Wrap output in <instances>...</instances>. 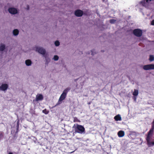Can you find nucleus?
I'll return each mask as SVG.
<instances>
[{
	"mask_svg": "<svg viewBox=\"0 0 154 154\" xmlns=\"http://www.w3.org/2000/svg\"><path fill=\"white\" fill-rule=\"evenodd\" d=\"M70 90V88H66L63 91V93L61 95L58 101L56 104V106H57L61 103V101L64 100L66 97L67 94L68 92Z\"/></svg>",
	"mask_w": 154,
	"mask_h": 154,
	"instance_id": "obj_2",
	"label": "nucleus"
},
{
	"mask_svg": "<svg viewBox=\"0 0 154 154\" xmlns=\"http://www.w3.org/2000/svg\"><path fill=\"white\" fill-rule=\"evenodd\" d=\"M154 126L152 125L151 128L147 133V136L146 140L147 144L149 147L154 145V142H151L150 139L152 136L154 132Z\"/></svg>",
	"mask_w": 154,
	"mask_h": 154,
	"instance_id": "obj_1",
	"label": "nucleus"
},
{
	"mask_svg": "<svg viewBox=\"0 0 154 154\" xmlns=\"http://www.w3.org/2000/svg\"><path fill=\"white\" fill-rule=\"evenodd\" d=\"M54 44H55V45L57 46H59V45H60V42L58 41H56L55 42Z\"/></svg>",
	"mask_w": 154,
	"mask_h": 154,
	"instance_id": "obj_24",
	"label": "nucleus"
},
{
	"mask_svg": "<svg viewBox=\"0 0 154 154\" xmlns=\"http://www.w3.org/2000/svg\"><path fill=\"white\" fill-rule=\"evenodd\" d=\"M53 59L54 60L57 61L58 60L59 57L57 55H55L54 56Z\"/></svg>",
	"mask_w": 154,
	"mask_h": 154,
	"instance_id": "obj_23",
	"label": "nucleus"
},
{
	"mask_svg": "<svg viewBox=\"0 0 154 154\" xmlns=\"http://www.w3.org/2000/svg\"><path fill=\"white\" fill-rule=\"evenodd\" d=\"M94 51V50H92L91 51V54L92 55H93L94 54L93 53V52Z\"/></svg>",
	"mask_w": 154,
	"mask_h": 154,
	"instance_id": "obj_28",
	"label": "nucleus"
},
{
	"mask_svg": "<svg viewBox=\"0 0 154 154\" xmlns=\"http://www.w3.org/2000/svg\"><path fill=\"white\" fill-rule=\"evenodd\" d=\"M149 1H151V0H143L140 2V4L143 6L146 7L148 6Z\"/></svg>",
	"mask_w": 154,
	"mask_h": 154,
	"instance_id": "obj_6",
	"label": "nucleus"
},
{
	"mask_svg": "<svg viewBox=\"0 0 154 154\" xmlns=\"http://www.w3.org/2000/svg\"><path fill=\"white\" fill-rule=\"evenodd\" d=\"M19 121H18L17 123V130L19 128Z\"/></svg>",
	"mask_w": 154,
	"mask_h": 154,
	"instance_id": "obj_26",
	"label": "nucleus"
},
{
	"mask_svg": "<svg viewBox=\"0 0 154 154\" xmlns=\"http://www.w3.org/2000/svg\"><path fill=\"white\" fill-rule=\"evenodd\" d=\"M8 87L7 84H3L0 87V89L3 91H5L7 90Z\"/></svg>",
	"mask_w": 154,
	"mask_h": 154,
	"instance_id": "obj_10",
	"label": "nucleus"
},
{
	"mask_svg": "<svg viewBox=\"0 0 154 154\" xmlns=\"http://www.w3.org/2000/svg\"><path fill=\"white\" fill-rule=\"evenodd\" d=\"M42 112L45 114H47L49 113V111L47 110L46 109H45L42 110Z\"/></svg>",
	"mask_w": 154,
	"mask_h": 154,
	"instance_id": "obj_22",
	"label": "nucleus"
},
{
	"mask_svg": "<svg viewBox=\"0 0 154 154\" xmlns=\"http://www.w3.org/2000/svg\"><path fill=\"white\" fill-rule=\"evenodd\" d=\"M36 51L40 54L43 55L45 54L46 53L45 50L42 48L37 47Z\"/></svg>",
	"mask_w": 154,
	"mask_h": 154,
	"instance_id": "obj_7",
	"label": "nucleus"
},
{
	"mask_svg": "<svg viewBox=\"0 0 154 154\" xmlns=\"http://www.w3.org/2000/svg\"><path fill=\"white\" fill-rule=\"evenodd\" d=\"M4 137V133L2 131H0V140L2 139Z\"/></svg>",
	"mask_w": 154,
	"mask_h": 154,
	"instance_id": "obj_21",
	"label": "nucleus"
},
{
	"mask_svg": "<svg viewBox=\"0 0 154 154\" xmlns=\"http://www.w3.org/2000/svg\"><path fill=\"white\" fill-rule=\"evenodd\" d=\"M118 135L119 137H122L125 135V132L123 131H120L118 132Z\"/></svg>",
	"mask_w": 154,
	"mask_h": 154,
	"instance_id": "obj_12",
	"label": "nucleus"
},
{
	"mask_svg": "<svg viewBox=\"0 0 154 154\" xmlns=\"http://www.w3.org/2000/svg\"><path fill=\"white\" fill-rule=\"evenodd\" d=\"M114 119L116 121H120L122 120V118L119 114H118L115 116L114 117Z\"/></svg>",
	"mask_w": 154,
	"mask_h": 154,
	"instance_id": "obj_13",
	"label": "nucleus"
},
{
	"mask_svg": "<svg viewBox=\"0 0 154 154\" xmlns=\"http://www.w3.org/2000/svg\"><path fill=\"white\" fill-rule=\"evenodd\" d=\"M19 31L17 29H15L13 31V35H17L19 33Z\"/></svg>",
	"mask_w": 154,
	"mask_h": 154,
	"instance_id": "obj_16",
	"label": "nucleus"
},
{
	"mask_svg": "<svg viewBox=\"0 0 154 154\" xmlns=\"http://www.w3.org/2000/svg\"><path fill=\"white\" fill-rule=\"evenodd\" d=\"M73 122H80V120L78 119L76 117H73Z\"/></svg>",
	"mask_w": 154,
	"mask_h": 154,
	"instance_id": "obj_18",
	"label": "nucleus"
},
{
	"mask_svg": "<svg viewBox=\"0 0 154 154\" xmlns=\"http://www.w3.org/2000/svg\"><path fill=\"white\" fill-rule=\"evenodd\" d=\"M43 99V97L42 95L39 94L36 96L35 100L36 101H38L39 100H42Z\"/></svg>",
	"mask_w": 154,
	"mask_h": 154,
	"instance_id": "obj_11",
	"label": "nucleus"
},
{
	"mask_svg": "<svg viewBox=\"0 0 154 154\" xmlns=\"http://www.w3.org/2000/svg\"><path fill=\"white\" fill-rule=\"evenodd\" d=\"M8 154H13L12 152H10Z\"/></svg>",
	"mask_w": 154,
	"mask_h": 154,
	"instance_id": "obj_30",
	"label": "nucleus"
},
{
	"mask_svg": "<svg viewBox=\"0 0 154 154\" xmlns=\"http://www.w3.org/2000/svg\"><path fill=\"white\" fill-rule=\"evenodd\" d=\"M143 69L145 70L154 69V64H150L145 65L143 66Z\"/></svg>",
	"mask_w": 154,
	"mask_h": 154,
	"instance_id": "obj_5",
	"label": "nucleus"
},
{
	"mask_svg": "<svg viewBox=\"0 0 154 154\" xmlns=\"http://www.w3.org/2000/svg\"><path fill=\"white\" fill-rule=\"evenodd\" d=\"M83 12L81 10H77L75 12V15L78 17H82L83 15Z\"/></svg>",
	"mask_w": 154,
	"mask_h": 154,
	"instance_id": "obj_8",
	"label": "nucleus"
},
{
	"mask_svg": "<svg viewBox=\"0 0 154 154\" xmlns=\"http://www.w3.org/2000/svg\"><path fill=\"white\" fill-rule=\"evenodd\" d=\"M116 21V20L114 19H111L110 20V23H114Z\"/></svg>",
	"mask_w": 154,
	"mask_h": 154,
	"instance_id": "obj_25",
	"label": "nucleus"
},
{
	"mask_svg": "<svg viewBox=\"0 0 154 154\" xmlns=\"http://www.w3.org/2000/svg\"><path fill=\"white\" fill-rule=\"evenodd\" d=\"M151 25H154V20H153L151 22Z\"/></svg>",
	"mask_w": 154,
	"mask_h": 154,
	"instance_id": "obj_27",
	"label": "nucleus"
},
{
	"mask_svg": "<svg viewBox=\"0 0 154 154\" xmlns=\"http://www.w3.org/2000/svg\"><path fill=\"white\" fill-rule=\"evenodd\" d=\"M27 10H29V5H27Z\"/></svg>",
	"mask_w": 154,
	"mask_h": 154,
	"instance_id": "obj_29",
	"label": "nucleus"
},
{
	"mask_svg": "<svg viewBox=\"0 0 154 154\" xmlns=\"http://www.w3.org/2000/svg\"><path fill=\"white\" fill-rule=\"evenodd\" d=\"M5 48V46L4 45H1L0 46V51H3Z\"/></svg>",
	"mask_w": 154,
	"mask_h": 154,
	"instance_id": "obj_19",
	"label": "nucleus"
},
{
	"mask_svg": "<svg viewBox=\"0 0 154 154\" xmlns=\"http://www.w3.org/2000/svg\"><path fill=\"white\" fill-rule=\"evenodd\" d=\"M149 60L150 61H153L154 60V57L152 55H150Z\"/></svg>",
	"mask_w": 154,
	"mask_h": 154,
	"instance_id": "obj_20",
	"label": "nucleus"
},
{
	"mask_svg": "<svg viewBox=\"0 0 154 154\" xmlns=\"http://www.w3.org/2000/svg\"><path fill=\"white\" fill-rule=\"evenodd\" d=\"M74 127V129L75 132L78 133L82 134L85 132V128L82 125L76 124H74L73 127Z\"/></svg>",
	"mask_w": 154,
	"mask_h": 154,
	"instance_id": "obj_3",
	"label": "nucleus"
},
{
	"mask_svg": "<svg viewBox=\"0 0 154 154\" xmlns=\"http://www.w3.org/2000/svg\"><path fill=\"white\" fill-rule=\"evenodd\" d=\"M9 12L12 14H15L17 12V10L14 8H10L8 9Z\"/></svg>",
	"mask_w": 154,
	"mask_h": 154,
	"instance_id": "obj_9",
	"label": "nucleus"
},
{
	"mask_svg": "<svg viewBox=\"0 0 154 154\" xmlns=\"http://www.w3.org/2000/svg\"><path fill=\"white\" fill-rule=\"evenodd\" d=\"M130 137L134 139L136 136V133L135 132H131L130 134Z\"/></svg>",
	"mask_w": 154,
	"mask_h": 154,
	"instance_id": "obj_14",
	"label": "nucleus"
},
{
	"mask_svg": "<svg viewBox=\"0 0 154 154\" xmlns=\"http://www.w3.org/2000/svg\"><path fill=\"white\" fill-rule=\"evenodd\" d=\"M133 33L136 36L140 37L142 35V31L141 30L139 29H135L133 30Z\"/></svg>",
	"mask_w": 154,
	"mask_h": 154,
	"instance_id": "obj_4",
	"label": "nucleus"
},
{
	"mask_svg": "<svg viewBox=\"0 0 154 154\" xmlns=\"http://www.w3.org/2000/svg\"><path fill=\"white\" fill-rule=\"evenodd\" d=\"M154 1V0H151V1Z\"/></svg>",
	"mask_w": 154,
	"mask_h": 154,
	"instance_id": "obj_31",
	"label": "nucleus"
},
{
	"mask_svg": "<svg viewBox=\"0 0 154 154\" xmlns=\"http://www.w3.org/2000/svg\"><path fill=\"white\" fill-rule=\"evenodd\" d=\"M25 63L26 66H29L31 64L32 61L30 60H27L25 61Z\"/></svg>",
	"mask_w": 154,
	"mask_h": 154,
	"instance_id": "obj_15",
	"label": "nucleus"
},
{
	"mask_svg": "<svg viewBox=\"0 0 154 154\" xmlns=\"http://www.w3.org/2000/svg\"><path fill=\"white\" fill-rule=\"evenodd\" d=\"M138 94V91L137 90L134 89V91L133 93V95L135 96H137Z\"/></svg>",
	"mask_w": 154,
	"mask_h": 154,
	"instance_id": "obj_17",
	"label": "nucleus"
}]
</instances>
